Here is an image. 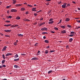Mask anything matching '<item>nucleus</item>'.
Instances as JSON below:
<instances>
[{"mask_svg": "<svg viewBox=\"0 0 80 80\" xmlns=\"http://www.w3.org/2000/svg\"><path fill=\"white\" fill-rule=\"evenodd\" d=\"M10 12H17V10H16V9H12L11 10Z\"/></svg>", "mask_w": 80, "mask_h": 80, "instance_id": "obj_1", "label": "nucleus"}, {"mask_svg": "<svg viewBox=\"0 0 80 80\" xmlns=\"http://www.w3.org/2000/svg\"><path fill=\"white\" fill-rule=\"evenodd\" d=\"M66 5H67V3H63V5H62V7L63 8H65L66 7Z\"/></svg>", "mask_w": 80, "mask_h": 80, "instance_id": "obj_2", "label": "nucleus"}, {"mask_svg": "<svg viewBox=\"0 0 80 80\" xmlns=\"http://www.w3.org/2000/svg\"><path fill=\"white\" fill-rule=\"evenodd\" d=\"M41 30H42V31H43V30H46V31H47V28H42L41 29Z\"/></svg>", "mask_w": 80, "mask_h": 80, "instance_id": "obj_3", "label": "nucleus"}, {"mask_svg": "<svg viewBox=\"0 0 80 80\" xmlns=\"http://www.w3.org/2000/svg\"><path fill=\"white\" fill-rule=\"evenodd\" d=\"M4 32H7V33H8V32H11L12 30H5Z\"/></svg>", "mask_w": 80, "mask_h": 80, "instance_id": "obj_4", "label": "nucleus"}, {"mask_svg": "<svg viewBox=\"0 0 80 80\" xmlns=\"http://www.w3.org/2000/svg\"><path fill=\"white\" fill-rule=\"evenodd\" d=\"M22 4H16L15 5V6L17 7H20V6H22Z\"/></svg>", "mask_w": 80, "mask_h": 80, "instance_id": "obj_5", "label": "nucleus"}, {"mask_svg": "<svg viewBox=\"0 0 80 80\" xmlns=\"http://www.w3.org/2000/svg\"><path fill=\"white\" fill-rule=\"evenodd\" d=\"M7 48V46L4 47V48H3L2 50V51H3V52L4 51H5V50H6V48Z\"/></svg>", "mask_w": 80, "mask_h": 80, "instance_id": "obj_6", "label": "nucleus"}, {"mask_svg": "<svg viewBox=\"0 0 80 80\" xmlns=\"http://www.w3.org/2000/svg\"><path fill=\"white\" fill-rule=\"evenodd\" d=\"M14 68H20V67L18 66H17V65H14Z\"/></svg>", "mask_w": 80, "mask_h": 80, "instance_id": "obj_7", "label": "nucleus"}, {"mask_svg": "<svg viewBox=\"0 0 80 80\" xmlns=\"http://www.w3.org/2000/svg\"><path fill=\"white\" fill-rule=\"evenodd\" d=\"M23 21H24V22H30V20H28L27 19H23Z\"/></svg>", "mask_w": 80, "mask_h": 80, "instance_id": "obj_8", "label": "nucleus"}, {"mask_svg": "<svg viewBox=\"0 0 80 80\" xmlns=\"http://www.w3.org/2000/svg\"><path fill=\"white\" fill-rule=\"evenodd\" d=\"M38 60V58H33L31 59V60Z\"/></svg>", "mask_w": 80, "mask_h": 80, "instance_id": "obj_9", "label": "nucleus"}, {"mask_svg": "<svg viewBox=\"0 0 80 80\" xmlns=\"http://www.w3.org/2000/svg\"><path fill=\"white\" fill-rule=\"evenodd\" d=\"M62 33H66V31L65 30H62L61 31Z\"/></svg>", "mask_w": 80, "mask_h": 80, "instance_id": "obj_10", "label": "nucleus"}, {"mask_svg": "<svg viewBox=\"0 0 80 80\" xmlns=\"http://www.w3.org/2000/svg\"><path fill=\"white\" fill-rule=\"evenodd\" d=\"M12 2H12L13 4H15V3H16V2H17V0H13Z\"/></svg>", "mask_w": 80, "mask_h": 80, "instance_id": "obj_11", "label": "nucleus"}, {"mask_svg": "<svg viewBox=\"0 0 80 80\" xmlns=\"http://www.w3.org/2000/svg\"><path fill=\"white\" fill-rule=\"evenodd\" d=\"M25 10V8H22L21 9V11H22V12L24 11V10Z\"/></svg>", "mask_w": 80, "mask_h": 80, "instance_id": "obj_12", "label": "nucleus"}, {"mask_svg": "<svg viewBox=\"0 0 80 80\" xmlns=\"http://www.w3.org/2000/svg\"><path fill=\"white\" fill-rule=\"evenodd\" d=\"M32 11H34V12H36V11H37L36 10V8H32Z\"/></svg>", "mask_w": 80, "mask_h": 80, "instance_id": "obj_13", "label": "nucleus"}, {"mask_svg": "<svg viewBox=\"0 0 80 80\" xmlns=\"http://www.w3.org/2000/svg\"><path fill=\"white\" fill-rule=\"evenodd\" d=\"M11 25H12L11 24H9L8 25H4V26L8 27H10V26H11Z\"/></svg>", "mask_w": 80, "mask_h": 80, "instance_id": "obj_14", "label": "nucleus"}, {"mask_svg": "<svg viewBox=\"0 0 80 80\" xmlns=\"http://www.w3.org/2000/svg\"><path fill=\"white\" fill-rule=\"evenodd\" d=\"M54 21H52L51 22H48L49 24H52V23H53Z\"/></svg>", "mask_w": 80, "mask_h": 80, "instance_id": "obj_15", "label": "nucleus"}, {"mask_svg": "<svg viewBox=\"0 0 80 80\" xmlns=\"http://www.w3.org/2000/svg\"><path fill=\"white\" fill-rule=\"evenodd\" d=\"M45 22H43L42 23H41L40 24V26H42V25H45Z\"/></svg>", "mask_w": 80, "mask_h": 80, "instance_id": "obj_16", "label": "nucleus"}, {"mask_svg": "<svg viewBox=\"0 0 80 80\" xmlns=\"http://www.w3.org/2000/svg\"><path fill=\"white\" fill-rule=\"evenodd\" d=\"M44 53L46 54H47V53H48V50H45L44 52Z\"/></svg>", "mask_w": 80, "mask_h": 80, "instance_id": "obj_17", "label": "nucleus"}, {"mask_svg": "<svg viewBox=\"0 0 80 80\" xmlns=\"http://www.w3.org/2000/svg\"><path fill=\"white\" fill-rule=\"evenodd\" d=\"M18 37H23V35L22 34H18Z\"/></svg>", "mask_w": 80, "mask_h": 80, "instance_id": "obj_18", "label": "nucleus"}, {"mask_svg": "<svg viewBox=\"0 0 80 80\" xmlns=\"http://www.w3.org/2000/svg\"><path fill=\"white\" fill-rule=\"evenodd\" d=\"M44 42L45 43H49V41L48 40H45Z\"/></svg>", "mask_w": 80, "mask_h": 80, "instance_id": "obj_19", "label": "nucleus"}, {"mask_svg": "<svg viewBox=\"0 0 80 80\" xmlns=\"http://www.w3.org/2000/svg\"><path fill=\"white\" fill-rule=\"evenodd\" d=\"M12 55V54H11V53H8L6 55V56H9V55Z\"/></svg>", "mask_w": 80, "mask_h": 80, "instance_id": "obj_20", "label": "nucleus"}, {"mask_svg": "<svg viewBox=\"0 0 80 80\" xmlns=\"http://www.w3.org/2000/svg\"><path fill=\"white\" fill-rule=\"evenodd\" d=\"M73 41V38H71L69 40V42H72Z\"/></svg>", "mask_w": 80, "mask_h": 80, "instance_id": "obj_21", "label": "nucleus"}, {"mask_svg": "<svg viewBox=\"0 0 80 80\" xmlns=\"http://www.w3.org/2000/svg\"><path fill=\"white\" fill-rule=\"evenodd\" d=\"M17 57H18V55L17 54H16L14 58H17Z\"/></svg>", "mask_w": 80, "mask_h": 80, "instance_id": "obj_22", "label": "nucleus"}, {"mask_svg": "<svg viewBox=\"0 0 80 80\" xmlns=\"http://www.w3.org/2000/svg\"><path fill=\"white\" fill-rule=\"evenodd\" d=\"M69 20H70V19H69L68 18H67L65 19V21H66V22H68V21H69Z\"/></svg>", "mask_w": 80, "mask_h": 80, "instance_id": "obj_23", "label": "nucleus"}, {"mask_svg": "<svg viewBox=\"0 0 80 80\" xmlns=\"http://www.w3.org/2000/svg\"><path fill=\"white\" fill-rule=\"evenodd\" d=\"M16 19L17 20H19L20 19V17H18L16 18Z\"/></svg>", "mask_w": 80, "mask_h": 80, "instance_id": "obj_24", "label": "nucleus"}, {"mask_svg": "<svg viewBox=\"0 0 80 80\" xmlns=\"http://www.w3.org/2000/svg\"><path fill=\"white\" fill-rule=\"evenodd\" d=\"M20 60V59L19 58H18L17 59H15L14 60V61H18Z\"/></svg>", "mask_w": 80, "mask_h": 80, "instance_id": "obj_25", "label": "nucleus"}, {"mask_svg": "<svg viewBox=\"0 0 80 80\" xmlns=\"http://www.w3.org/2000/svg\"><path fill=\"white\" fill-rule=\"evenodd\" d=\"M53 71L52 70H50L48 72V74H50V73H52Z\"/></svg>", "mask_w": 80, "mask_h": 80, "instance_id": "obj_26", "label": "nucleus"}, {"mask_svg": "<svg viewBox=\"0 0 80 80\" xmlns=\"http://www.w3.org/2000/svg\"><path fill=\"white\" fill-rule=\"evenodd\" d=\"M67 27L68 28H71L72 27V26L70 25H67Z\"/></svg>", "mask_w": 80, "mask_h": 80, "instance_id": "obj_27", "label": "nucleus"}, {"mask_svg": "<svg viewBox=\"0 0 80 80\" xmlns=\"http://www.w3.org/2000/svg\"><path fill=\"white\" fill-rule=\"evenodd\" d=\"M2 58H3L4 60H5V57L4 54L2 55Z\"/></svg>", "mask_w": 80, "mask_h": 80, "instance_id": "obj_28", "label": "nucleus"}, {"mask_svg": "<svg viewBox=\"0 0 80 80\" xmlns=\"http://www.w3.org/2000/svg\"><path fill=\"white\" fill-rule=\"evenodd\" d=\"M27 6L28 7H33V6L32 5H30L29 4H28L27 5Z\"/></svg>", "mask_w": 80, "mask_h": 80, "instance_id": "obj_29", "label": "nucleus"}, {"mask_svg": "<svg viewBox=\"0 0 80 80\" xmlns=\"http://www.w3.org/2000/svg\"><path fill=\"white\" fill-rule=\"evenodd\" d=\"M14 45H15V46H16V45H17V42H15L14 43Z\"/></svg>", "mask_w": 80, "mask_h": 80, "instance_id": "obj_30", "label": "nucleus"}, {"mask_svg": "<svg viewBox=\"0 0 80 80\" xmlns=\"http://www.w3.org/2000/svg\"><path fill=\"white\" fill-rule=\"evenodd\" d=\"M74 33H75V32H73V31H72V32L70 33V34H72V35H73V34H74Z\"/></svg>", "mask_w": 80, "mask_h": 80, "instance_id": "obj_31", "label": "nucleus"}, {"mask_svg": "<svg viewBox=\"0 0 80 80\" xmlns=\"http://www.w3.org/2000/svg\"><path fill=\"white\" fill-rule=\"evenodd\" d=\"M11 28L15 27V25H12V26H11Z\"/></svg>", "mask_w": 80, "mask_h": 80, "instance_id": "obj_32", "label": "nucleus"}, {"mask_svg": "<svg viewBox=\"0 0 80 80\" xmlns=\"http://www.w3.org/2000/svg\"><path fill=\"white\" fill-rule=\"evenodd\" d=\"M10 7H11V5L7 6L6 8H10Z\"/></svg>", "mask_w": 80, "mask_h": 80, "instance_id": "obj_33", "label": "nucleus"}, {"mask_svg": "<svg viewBox=\"0 0 80 80\" xmlns=\"http://www.w3.org/2000/svg\"><path fill=\"white\" fill-rule=\"evenodd\" d=\"M61 28H65V26H61Z\"/></svg>", "mask_w": 80, "mask_h": 80, "instance_id": "obj_34", "label": "nucleus"}, {"mask_svg": "<svg viewBox=\"0 0 80 80\" xmlns=\"http://www.w3.org/2000/svg\"><path fill=\"white\" fill-rule=\"evenodd\" d=\"M49 3H50V2H47L46 3V4L47 5H49Z\"/></svg>", "mask_w": 80, "mask_h": 80, "instance_id": "obj_35", "label": "nucleus"}, {"mask_svg": "<svg viewBox=\"0 0 80 80\" xmlns=\"http://www.w3.org/2000/svg\"><path fill=\"white\" fill-rule=\"evenodd\" d=\"M7 18H12V16H10L8 17L7 16Z\"/></svg>", "mask_w": 80, "mask_h": 80, "instance_id": "obj_36", "label": "nucleus"}, {"mask_svg": "<svg viewBox=\"0 0 80 80\" xmlns=\"http://www.w3.org/2000/svg\"><path fill=\"white\" fill-rule=\"evenodd\" d=\"M34 46H35V47H37V46H38V43H36L34 45Z\"/></svg>", "mask_w": 80, "mask_h": 80, "instance_id": "obj_37", "label": "nucleus"}, {"mask_svg": "<svg viewBox=\"0 0 80 80\" xmlns=\"http://www.w3.org/2000/svg\"><path fill=\"white\" fill-rule=\"evenodd\" d=\"M5 62V60H3L2 61V64H3V63H4V62Z\"/></svg>", "mask_w": 80, "mask_h": 80, "instance_id": "obj_38", "label": "nucleus"}, {"mask_svg": "<svg viewBox=\"0 0 80 80\" xmlns=\"http://www.w3.org/2000/svg\"><path fill=\"white\" fill-rule=\"evenodd\" d=\"M54 29L56 30H58V28L55 27L54 28Z\"/></svg>", "mask_w": 80, "mask_h": 80, "instance_id": "obj_39", "label": "nucleus"}, {"mask_svg": "<svg viewBox=\"0 0 80 80\" xmlns=\"http://www.w3.org/2000/svg\"><path fill=\"white\" fill-rule=\"evenodd\" d=\"M28 13H29V12H28V11H27L26 13H25V14H26V15H28Z\"/></svg>", "mask_w": 80, "mask_h": 80, "instance_id": "obj_40", "label": "nucleus"}, {"mask_svg": "<svg viewBox=\"0 0 80 80\" xmlns=\"http://www.w3.org/2000/svg\"><path fill=\"white\" fill-rule=\"evenodd\" d=\"M21 55V56H25L26 55V54H22Z\"/></svg>", "mask_w": 80, "mask_h": 80, "instance_id": "obj_41", "label": "nucleus"}, {"mask_svg": "<svg viewBox=\"0 0 80 80\" xmlns=\"http://www.w3.org/2000/svg\"><path fill=\"white\" fill-rule=\"evenodd\" d=\"M55 52V50H51L50 51V52L52 53V52Z\"/></svg>", "mask_w": 80, "mask_h": 80, "instance_id": "obj_42", "label": "nucleus"}, {"mask_svg": "<svg viewBox=\"0 0 80 80\" xmlns=\"http://www.w3.org/2000/svg\"><path fill=\"white\" fill-rule=\"evenodd\" d=\"M5 37H10V36L8 35H5Z\"/></svg>", "mask_w": 80, "mask_h": 80, "instance_id": "obj_43", "label": "nucleus"}, {"mask_svg": "<svg viewBox=\"0 0 80 80\" xmlns=\"http://www.w3.org/2000/svg\"><path fill=\"white\" fill-rule=\"evenodd\" d=\"M62 22V20H60L59 22L58 23V24H59V23H61Z\"/></svg>", "mask_w": 80, "mask_h": 80, "instance_id": "obj_44", "label": "nucleus"}, {"mask_svg": "<svg viewBox=\"0 0 80 80\" xmlns=\"http://www.w3.org/2000/svg\"><path fill=\"white\" fill-rule=\"evenodd\" d=\"M53 20V19L52 18H51L49 19V21L50 22H51V21H52Z\"/></svg>", "mask_w": 80, "mask_h": 80, "instance_id": "obj_45", "label": "nucleus"}, {"mask_svg": "<svg viewBox=\"0 0 80 80\" xmlns=\"http://www.w3.org/2000/svg\"><path fill=\"white\" fill-rule=\"evenodd\" d=\"M6 22L7 23H10V21H6Z\"/></svg>", "mask_w": 80, "mask_h": 80, "instance_id": "obj_46", "label": "nucleus"}, {"mask_svg": "<svg viewBox=\"0 0 80 80\" xmlns=\"http://www.w3.org/2000/svg\"><path fill=\"white\" fill-rule=\"evenodd\" d=\"M2 67V68H3V67H6V66L5 65H3Z\"/></svg>", "mask_w": 80, "mask_h": 80, "instance_id": "obj_47", "label": "nucleus"}, {"mask_svg": "<svg viewBox=\"0 0 80 80\" xmlns=\"http://www.w3.org/2000/svg\"><path fill=\"white\" fill-rule=\"evenodd\" d=\"M62 3V2L60 1L58 3V4H61Z\"/></svg>", "mask_w": 80, "mask_h": 80, "instance_id": "obj_48", "label": "nucleus"}, {"mask_svg": "<svg viewBox=\"0 0 80 80\" xmlns=\"http://www.w3.org/2000/svg\"><path fill=\"white\" fill-rule=\"evenodd\" d=\"M34 16H37V15L38 14L37 13H35L34 14Z\"/></svg>", "mask_w": 80, "mask_h": 80, "instance_id": "obj_49", "label": "nucleus"}, {"mask_svg": "<svg viewBox=\"0 0 80 80\" xmlns=\"http://www.w3.org/2000/svg\"><path fill=\"white\" fill-rule=\"evenodd\" d=\"M72 2L73 3H74V4H76V2H75V1H72Z\"/></svg>", "mask_w": 80, "mask_h": 80, "instance_id": "obj_50", "label": "nucleus"}, {"mask_svg": "<svg viewBox=\"0 0 80 80\" xmlns=\"http://www.w3.org/2000/svg\"><path fill=\"white\" fill-rule=\"evenodd\" d=\"M51 33H55V32H53V31H51Z\"/></svg>", "mask_w": 80, "mask_h": 80, "instance_id": "obj_51", "label": "nucleus"}, {"mask_svg": "<svg viewBox=\"0 0 80 80\" xmlns=\"http://www.w3.org/2000/svg\"><path fill=\"white\" fill-rule=\"evenodd\" d=\"M42 35H44V34H45V32H42Z\"/></svg>", "mask_w": 80, "mask_h": 80, "instance_id": "obj_52", "label": "nucleus"}, {"mask_svg": "<svg viewBox=\"0 0 80 80\" xmlns=\"http://www.w3.org/2000/svg\"><path fill=\"white\" fill-rule=\"evenodd\" d=\"M52 12V11L50 10L48 12V13H50V12Z\"/></svg>", "mask_w": 80, "mask_h": 80, "instance_id": "obj_53", "label": "nucleus"}, {"mask_svg": "<svg viewBox=\"0 0 80 80\" xmlns=\"http://www.w3.org/2000/svg\"><path fill=\"white\" fill-rule=\"evenodd\" d=\"M50 48V46H49L46 47L47 48Z\"/></svg>", "mask_w": 80, "mask_h": 80, "instance_id": "obj_54", "label": "nucleus"}, {"mask_svg": "<svg viewBox=\"0 0 80 80\" xmlns=\"http://www.w3.org/2000/svg\"><path fill=\"white\" fill-rule=\"evenodd\" d=\"M80 28V26H78V27L77 28V29H78V28Z\"/></svg>", "mask_w": 80, "mask_h": 80, "instance_id": "obj_55", "label": "nucleus"}, {"mask_svg": "<svg viewBox=\"0 0 80 80\" xmlns=\"http://www.w3.org/2000/svg\"><path fill=\"white\" fill-rule=\"evenodd\" d=\"M43 38H44V39H45V38H46V37L45 36H43Z\"/></svg>", "mask_w": 80, "mask_h": 80, "instance_id": "obj_56", "label": "nucleus"}, {"mask_svg": "<svg viewBox=\"0 0 80 80\" xmlns=\"http://www.w3.org/2000/svg\"><path fill=\"white\" fill-rule=\"evenodd\" d=\"M46 2H50L51 0H46Z\"/></svg>", "mask_w": 80, "mask_h": 80, "instance_id": "obj_57", "label": "nucleus"}, {"mask_svg": "<svg viewBox=\"0 0 80 80\" xmlns=\"http://www.w3.org/2000/svg\"><path fill=\"white\" fill-rule=\"evenodd\" d=\"M77 22H78V23H80V20L77 21Z\"/></svg>", "mask_w": 80, "mask_h": 80, "instance_id": "obj_58", "label": "nucleus"}, {"mask_svg": "<svg viewBox=\"0 0 80 80\" xmlns=\"http://www.w3.org/2000/svg\"><path fill=\"white\" fill-rule=\"evenodd\" d=\"M15 25V27H18V25Z\"/></svg>", "mask_w": 80, "mask_h": 80, "instance_id": "obj_59", "label": "nucleus"}, {"mask_svg": "<svg viewBox=\"0 0 80 80\" xmlns=\"http://www.w3.org/2000/svg\"><path fill=\"white\" fill-rule=\"evenodd\" d=\"M66 47L68 48H69V46L67 45V46H66Z\"/></svg>", "mask_w": 80, "mask_h": 80, "instance_id": "obj_60", "label": "nucleus"}, {"mask_svg": "<svg viewBox=\"0 0 80 80\" xmlns=\"http://www.w3.org/2000/svg\"><path fill=\"white\" fill-rule=\"evenodd\" d=\"M70 4H68L66 7H68V6H70Z\"/></svg>", "mask_w": 80, "mask_h": 80, "instance_id": "obj_61", "label": "nucleus"}, {"mask_svg": "<svg viewBox=\"0 0 80 80\" xmlns=\"http://www.w3.org/2000/svg\"><path fill=\"white\" fill-rule=\"evenodd\" d=\"M69 36H70V37H73V35H69Z\"/></svg>", "mask_w": 80, "mask_h": 80, "instance_id": "obj_62", "label": "nucleus"}, {"mask_svg": "<svg viewBox=\"0 0 80 80\" xmlns=\"http://www.w3.org/2000/svg\"><path fill=\"white\" fill-rule=\"evenodd\" d=\"M78 8V10H80V8Z\"/></svg>", "mask_w": 80, "mask_h": 80, "instance_id": "obj_63", "label": "nucleus"}, {"mask_svg": "<svg viewBox=\"0 0 80 80\" xmlns=\"http://www.w3.org/2000/svg\"><path fill=\"white\" fill-rule=\"evenodd\" d=\"M7 80V79H6V78H4V79H2V80Z\"/></svg>", "mask_w": 80, "mask_h": 80, "instance_id": "obj_64", "label": "nucleus"}]
</instances>
